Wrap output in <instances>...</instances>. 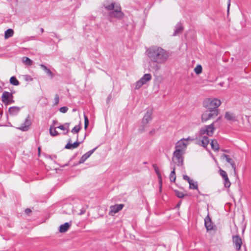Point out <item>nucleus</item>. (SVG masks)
I'll list each match as a JSON object with an SVG mask.
<instances>
[{"instance_id": "1", "label": "nucleus", "mask_w": 251, "mask_h": 251, "mask_svg": "<svg viewBox=\"0 0 251 251\" xmlns=\"http://www.w3.org/2000/svg\"><path fill=\"white\" fill-rule=\"evenodd\" d=\"M103 6L106 9L110 11L109 12V16L110 18H116L120 19L123 16V13L121 10V7L119 4L114 2L113 1H105Z\"/></svg>"}, {"instance_id": "2", "label": "nucleus", "mask_w": 251, "mask_h": 251, "mask_svg": "<svg viewBox=\"0 0 251 251\" xmlns=\"http://www.w3.org/2000/svg\"><path fill=\"white\" fill-rule=\"evenodd\" d=\"M222 102L220 99L214 98H207L202 101V106L206 110H219L218 108Z\"/></svg>"}, {"instance_id": "3", "label": "nucleus", "mask_w": 251, "mask_h": 251, "mask_svg": "<svg viewBox=\"0 0 251 251\" xmlns=\"http://www.w3.org/2000/svg\"><path fill=\"white\" fill-rule=\"evenodd\" d=\"M193 139L190 137L187 138H182L178 141L175 145V151L178 152L184 153L187 146L193 141Z\"/></svg>"}, {"instance_id": "4", "label": "nucleus", "mask_w": 251, "mask_h": 251, "mask_svg": "<svg viewBox=\"0 0 251 251\" xmlns=\"http://www.w3.org/2000/svg\"><path fill=\"white\" fill-rule=\"evenodd\" d=\"M219 114V110H206L204 111L201 116V120L202 123L214 119Z\"/></svg>"}, {"instance_id": "5", "label": "nucleus", "mask_w": 251, "mask_h": 251, "mask_svg": "<svg viewBox=\"0 0 251 251\" xmlns=\"http://www.w3.org/2000/svg\"><path fill=\"white\" fill-rule=\"evenodd\" d=\"M151 79V75L150 74H145L138 81L134 84L135 89H139L143 85L147 83Z\"/></svg>"}, {"instance_id": "6", "label": "nucleus", "mask_w": 251, "mask_h": 251, "mask_svg": "<svg viewBox=\"0 0 251 251\" xmlns=\"http://www.w3.org/2000/svg\"><path fill=\"white\" fill-rule=\"evenodd\" d=\"M184 153L174 151L172 157L173 163L177 166H181L183 163Z\"/></svg>"}, {"instance_id": "7", "label": "nucleus", "mask_w": 251, "mask_h": 251, "mask_svg": "<svg viewBox=\"0 0 251 251\" xmlns=\"http://www.w3.org/2000/svg\"><path fill=\"white\" fill-rule=\"evenodd\" d=\"M215 128L214 127V122H213L210 125L205 126L201 128L200 131V134L201 135L206 134L209 136H212L214 132Z\"/></svg>"}, {"instance_id": "8", "label": "nucleus", "mask_w": 251, "mask_h": 251, "mask_svg": "<svg viewBox=\"0 0 251 251\" xmlns=\"http://www.w3.org/2000/svg\"><path fill=\"white\" fill-rule=\"evenodd\" d=\"M151 120V112L147 111L143 118L141 125L139 127L140 132H142L145 131L146 126Z\"/></svg>"}, {"instance_id": "9", "label": "nucleus", "mask_w": 251, "mask_h": 251, "mask_svg": "<svg viewBox=\"0 0 251 251\" xmlns=\"http://www.w3.org/2000/svg\"><path fill=\"white\" fill-rule=\"evenodd\" d=\"M168 58L167 52L161 48H158V63L163 62Z\"/></svg>"}, {"instance_id": "10", "label": "nucleus", "mask_w": 251, "mask_h": 251, "mask_svg": "<svg viewBox=\"0 0 251 251\" xmlns=\"http://www.w3.org/2000/svg\"><path fill=\"white\" fill-rule=\"evenodd\" d=\"M232 241L234 246L237 251H239L242 244V240L241 238L238 236H234L232 237Z\"/></svg>"}, {"instance_id": "11", "label": "nucleus", "mask_w": 251, "mask_h": 251, "mask_svg": "<svg viewBox=\"0 0 251 251\" xmlns=\"http://www.w3.org/2000/svg\"><path fill=\"white\" fill-rule=\"evenodd\" d=\"M147 54L151 60L156 62L157 52L155 48H150L147 50Z\"/></svg>"}, {"instance_id": "12", "label": "nucleus", "mask_w": 251, "mask_h": 251, "mask_svg": "<svg viewBox=\"0 0 251 251\" xmlns=\"http://www.w3.org/2000/svg\"><path fill=\"white\" fill-rule=\"evenodd\" d=\"M123 207L124 205L122 204H115L111 206L110 207V211L109 212V214L111 215L115 214L121 210L123 208Z\"/></svg>"}, {"instance_id": "13", "label": "nucleus", "mask_w": 251, "mask_h": 251, "mask_svg": "<svg viewBox=\"0 0 251 251\" xmlns=\"http://www.w3.org/2000/svg\"><path fill=\"white\" fill-rule=\"evenodd\" d=\"M205 226L207 230L213 229V225L210 219L209 216L208 215L204 219Z\"/></svg>"}, {"instance_id": "14", "label": "nucleus", "mask_w": 251, "mask_h": 251, "mask_svg": "<svg viewBox=\"0 0 251 251\" xmlns=\"http://www.w3.org/2000/svg\"><path fill=\"white\" fill-rule=\"evenodd\" d=\"M96 149L97 148L88 151L83 155H82L79 161V164H82L84 163L91 155V154L94 152Z\"/></svg>"}, {"instance_id": "15", "label": "nucleus", "mask_w": 251, "mask_h": 251, "mask_svg": "<svg viewBox=\"0 0 251 251\" xmlns=\"http://www.w3.org/2000/svg\"><path fill=\"white\" fill-rule=\"evenodd\" d=\"M31 124V122L30 120L28 118H27L25 119L24 123L21 125V126L19 127V129L23 131H27L29 129V127Z\"/></svg>"}, {"instance_id": "16", "label": "nucleus", "mask_w": 251, "mask_h": 251, "mask_svg": "<svg viewBox=\"0 0 251 251\" xmlns=\"http://www.w3.org/2000/svg\"><path fill=\"white\" fill-rule=\"evenodd\" d=\"M11 96V94L10 93L8 92H4L2 95V101L6 104H9L11 103L10 100H9V98Z\"/></svg>"}, {"instance_id": "17", "label": "nucleus", "mask_w": 251, "mask_h": 251, "mask_svg": "<svg viewBox=\"0 0 251 251\" xmlns=\"http://www.w3.org/2000/svg\"><path fill=\"white\" fill-rule=\"evenodd\" d=\"M225 118L228 121H235L236 116L234 113L227 111L225 113Z\"/></svg>"}, {"instance_id": "18", "label": "nucleus", "mask_w": 251, "mask_h": 251, "mask_svg": "<svg viewBox=\"0 0 251 251\" xmlns=\"http://www.w3.org/2000/svg\"><path fill=\"white\" fill-rule=\"evenodd\" d=\"M80 144V143L76 141L73 144L71 143V141L70 140L67 145L65 146V148L66 149H74L77 148Z\"/></svg>"}, {"instance_id": "19", "label": "nucleus", "mask_w": 251, "mask_h": 251, "mask_svg": "<svg viewBox=\"0 0 251 251\" xmlns=\"http://www.w3.org/2000/svg\"><path fill=\"white\" fill-rule=\"evenodd\" d=\"M71 226V223H65L59 226V231L61 233L66 232Z\"/></svg>"}, {"instance_id": "20", "label": "nucleus", "mask_w": 251, "mask_h": 251, "mask_svg": "<svg viewBox=\"0 0 251 251\" xmlns=\"http://www.w3.org/2000/svg\"><path fill=\"white\" fill-rule=\"evenodd\" d=\"M20 110V108L17 106L10 107L8 111L9 114L12 116H15L18 114Z\"/></svg>"}, {"instance_id": "21", "label": "nucleus", "mask_w": 251, "mask_h": 251, "mask_svg": "<svg viewBox=\"0 0 251 251\" xmlns=\"http://www.w3.org/2000/svg\"><path fill=\"white\" fill-rule=\"evenodd\" d=\"M210 145L213 151H217L219 150V145L216 139H212L211 141Z\"/></svg>"}, {"instance_id": "22", "label": "nucleus", "mask_w": 251, "mask_h": 251, "mask_svg": "<svg viewBox=\"0 0 251 251\" xmlns=\"http://www.w3.org/2000/svg\"><path fill=\"white\" fill-rule=\"evenodd\" d=\"M221 159H223V160H224V159H226V161L230 163L232 167L235 169V164L234 163H233L232 160L231 158H229V156L227 155H226L225 154H223L221 157Z\"/></svg>"}, {"instance_id": "23", "label": "nucleus", "mask_w": 251, "mask_h": 251, "mask_svg": "<svg viewBox=\"0 0 251 251\" xmlns=\"http://www.w3.org/2000/svg\"><path fill=\"white\" fill-rule=\"evenodd\" d=\"M22 61L25 65L30 66L33 65V62L32 60L27 57H23L22 58Z\"/></svg>"}, {"instance_id": "24", "label": "nucleus", "mask_w": 251, "mask_h": 251, "mask_svg": "<svg viewBox=\"0 0 251 251\" xmlns=\"http://www.w3.org/2000/svg\"><path fill=\"white\" fill-rule=\"evenodd\" d=\"M40 67L44 70L47 75L50 77V78L53 77V74L48 68L43 64H41Z\"/></svg>"}, {"instance_id": "25", "label": "nucleus", "mask_w": 251, "mask_h": 251, "mask_svg": "<svg viewBox=\"0 0 251 251\" xmlns=\"http://www.w3.org/2000/svg\"><path fill=\"white\" fill-rule=\"evenodd\" d=\"M70 124L68 123H65L62 125L57 126V128L60 129L62 130L66 131V133L68 132V129L69 128Z\"/></svg>"}, {"instance_id": "26", "label": "nucleus", "mask_w": 251, "mask_h": 251, "mask_svg": "<svg viewBox=\"0 0 251 251\" xmlns=\"http://www.w3.org/2000/svg\"><path fill=\"white\" fill-rule=\"evenodd\" d=\"M209 143V140L208 137L203 136L201 140V145L204 148H206Z\"/></svg>"}, {"instance_id": "27", "label": "nucleus", "mask_w": 251, "mask_h": 251, "mask_svg": "<svg viewBox=\"0 0 251 251\" xmlns=\"http://www.w3.org/2000/svg\"><path fill=\"white\" fill-rule=\"evenodd\" d=\"M57 127H54L53 126H51L50 127V133L52 136H56L58 135V132L56 131V128Z\"/></svg>"}, {"instance_id": "28", "label": "nucleus", "mask_w": 251, "mask_h": 251, "mask_svg": "<svg viewBox=\"0 0 251 251\" xmlns=\"http://www.w3.org/2000/svg\"><path fill=\"white\" fill-rule=\"evenodd\" d=\"M13 34L14 31L12 29H8L4 33L5 39H8V38L12 37L13 35Z\"/></svg>"}, {"instance_id": "29", "label": "nucleus", "mask_w": 251, "mask_h": 251, "mask_svg": "<svg viewBox=\"0 0 251 251\" xmlns=\"http://www.w3.org/2000/svg\"><path fill=\"white\" fill-rule=\"evenodd\" d=\"M170 179L171 181L175 182L176 179V175L175 173V167H174L173 171L171 172L170 175Z\"/></svg>"}, {"instance_id": "30", "label": "nucleus", "mask_w": 251, "mask_h": 251, "mask_svg": "<svg viewBox=\"0 0 251 251\" xmlns=\"http://www.w3.org/2000/svg\"><path fill=\"white\" fill-rule=\"evenodd\" d=\"M10 82L11 84L18 86L19 85V81L16 79L15 76H12L10 79Z\"/></svg>"}, {"instance_id": "31", "label": "nucleus", "mask_w": 251, "mask_h": 251, "mask_svg": "<svg viewBox=\"0 0 251 251\" xmlns=\"http://www.w3.org/2000/svg\"><path fill=\"white\" fill-rule=\"evenodd\" d=\"M189 188L193 189H197L198 185L193 180H191L189 182Z\"/></svg>"}, {"instance_id": "32", "label": "nucleus", "mask_w": 251, "mask_h": 251, "mask_svg": "<svg viewBox=\"0 0 251 251\" xmlns=\"http://www.w3.org/2000/svg\"><path fill=\"white\" fill-rule=\"evenodd\" d=\"M202 67L200 65H197L194 69L195 73L197 75H199L202 72Z\"/></svg>"}, {"instance_id": "33", "label": "nucleus", "mask_w": 251, "mask_h": 251, "mask_svg": "<svg viewBox=\"0 0 251 251\" xmlns=\"http://www.w3.org/2000/svg\"><path fill=\"white\" fill-rule=\"evenodd\" d=\"M24 79L26 81H31L33 80V78L29 75H26L23 76Z\"/></svg>"}, {"instance_id": "34", "label": "nucleus", "mask_w": 251, "mask_h": 251, "mask_svg": "<svg viewBox=\"0 0 251 251\" xmlns=\"http://www.w3.org/2000/svg\"><path fill=\"white\" fill-rule=\"evenodd\" d=\"M224 179L225 180V182H224L225 186L226 187H229L230 185V182L228 178V176L225 177Z\"/></svg>"}, {"instance_id": "35", "label": "nucleus", "mask_w": 251, "mask_h": 251, "mask_svg": "<svg viewBox=\"0 0 251 251\" xmlns=\"http://www.w3.org/2000/svg\"><path fill=\"white\" fill-rule=\"evenodd\" d=\"M80 129V127L79 126H75L72 130V132L73 133H77L79 132V130Z\"/></svg>"}, {"instance_id": "36", "label": "nucleus", "mask_w": 251, "mask_h": 251, "mask_svg": "<svg viewBox=\"0 0 251 251\" xmlns=\"http://www.w3.org/2000/svg\"><path fill=\"white\" fill-rule=\"evenodd\" d=\"M220 175L223 177V179L228 176L226 173L222 169H220Z\"/></svg>"}, {"instance_id": "37", "label": "nucleus", "mask_w": 251, "mask_h": 251, "mask_svg": "<svg viewBox=\"0 0 251 251\" xmlns=\"http://www.w3.org/2000/svg\"><path fill=\"white\" fill-rule=\"evenodd\" d=\"M175 194L176 196L179 198H182L184 197V195L182 192L178 191H175Z\"/></svg>"}, {"instance_id": "38", "label": "nucleus", "mask_w": 251, "mask_h": 251, "mask_svg": "<svg viewBox=\"0 0 251 251\" xmlns=\"http://www.w3.org/2000/svg\"><path fill=\"white\" fill-rule=\"evenodd\" d=\"M68 108L66 106H63L60 108L59 111L62 113H65L67 112Z\"/></svg>"}, {"instance_id": "39", "label": "nucleus", "mask_w": 251, "mask_h": 251, "mask_svg": "<svg viewBox=\"0 0 251 251\" xmlns=\"http://www.w3.org/2000/svg\"><path fill=\"white\" fill-rule=\"evenodd\" d=\"M84 127L86 129L89 124V120L88 117L85 115H84Z\"/></svg>"}, {"instance_id": "40", "label": "nucleus", "mask_w": 251, "mask_h": 251, "mask_svg": "<svg viewBox=\"0 0 251 251\" xmlns=\"http://www.w3.org/2000/svg\"><path fill=\"white\" fill-rule=\"evenodd\" d=\"M59 102V96L58 95H56L54 97V105H57Z\"/></svg>"}, {"instance_id": "41", "label": "nucleus", "mask_w": 251, "mask_h": 251, "mask_svg": "<svg viewBox=\"0 0 251 251\" xmlns=\"http://www.w3.org/2000/svg\"><path fill=\"white\" fill-rule=\"evenodd\" d=\"M157 177H158V179L159 180V182H160V191L161 192V186H162V181H161V179L160 177V176L159 175V174L158 173V176H157Z\"/></svg>"}, {"instance_id": "42", "label": "nucleus", "mask_w": 251, "mask_h": 251, "mask_svg": "<svg viewBox=\"0 0 251 251\" xmlns=\"http://www.w3.org/2000/svg\"><path fill=\"white\" fill-rule=\"evenodd\" d=\"M183 178L186 180L188 182V183L191 180L190 177L186 175L183 176Z\"/></svg>"}, {"instance_id": "43", "label": "nucleus", "mask_w": 251, "mask_h": 251, "mask_svg": "<svg viewBox=\"0 0 251 251\" xmlns=\"http://www.w3.org/2000/svg\"><path fill=\"white\" fill-rule=\"evenodd\" d=\"M160 251H166V248L165 246L164 245H160Z\"/></svg>"}, {"instance_id": "44", "label": "nucleus", "mask_w": 251, "mask_h": 251, "mask_svg": "<svg viewBox=\"0 0 251 251\" xmlns=\"http://www.w3.org/2000/svg\"><path fill=\"white\" fill-rule=\"evenodd\" d=\"M31 212V209H29V208H27L25 210V212L28 214L29 213H30V212Z\"/></svg>"}, {"instance_id": "45", "label": "nucleus", "mask_w": 251, "mask_h": 251, "mask_svg": "<svg viewBox=\"0 0 251 251\" xmlns=\"http://www.w3.org/2000/svg\"><path fill=\"white\" fill-rule=\"evenodd\" d=\"M85 210H84V209H81V210H80V213H79V215H82V214H84V213H85Z\"/></svg>"}, {"instance_id": "46", "label": "nucleus", "mask_w": 251, "mask_h": 251, "mask_svg": "<svg viewBox=\"0 0 251 251\" xmlns=\"http://www.w3.org/2000/svg\"><path fill=\"white\" fill-rule=\"evenodd\" d=\"M153 167L154 168L155 172L157 173V167L155 165H153Z\"/></svg>"}, {"instance_id": "47", "label": "nucleus", "mask_w": 251, "mask_h": 251, "mask_svg": "<svg viewBox=\"0 0 251 251\" xmlns=\"http://www.w3.org/2000/svg\"><path fill=\"white\" fill-rule=\"evenodd\" d=\"M221 119H222V117H219L217 119V120H216V122H218V121H220V120H221Z\"/></svg>"}, {"instance_id": "48", "label": "nucleus", "mask_w": 251, "mask_h": 251, "mask_svg": "<svg viewBox=\"0 0 251 251\" xmlns=\"http://www.w3.org/2000/svg\"><path fill=\"white\" fill-rule=\"evenodd\" d=\"M40 150H41L40 147H39V148H38V151H39V152H40Z\"/></svg>"}, {"instance_id": "49", "label": "nucleus", "mask_w": 251, "mask_h": 251, "mask_svg": "<svg viewBox=\"0 0 251 251\" xmlns=\"http://www.w3.org/2000/svg\"><path fill=\"white\" fill-rule=\"evenodd\" d=\"M41 31H42V32H43L44 30L43 28H41Z\"/></svg>"}, {"instance_id": "50", "label": "nucleus", "mask_w": 251, "mask_h": 251, "mask_svg": "<svg viewBox=\"0 0 251 251\" xmlns=\"http://www.w3.org/2000/svg\"><path fill=\"white\" fill-rule=\"evenodd\" d=\"M230 6V3L228 4V7H229Z\"/></svg>"}, {"instance_id": "51", "label": "nucleus", "mask_w": 251, "mask_h": 251, "mask_svg": "<svg viewBox=\"0 0 251 251\" xmlns=\"http://www.w3.org/2000/svg\"><path fill=\"white\" fill-rule=\"evenodd\" d=\"M54 124L57 123V122H54Z\"/></svg>"}, {"instance_id": "52", "label": "nucleus", "mask_w": 251, "mask_h": 251, "mask_svg": "<svg viewBox=\"0 0 251 251\" xmlns=\"http://www.w3.org/2000/svg\"><path fill=\"white\" fill-rule=\"evenodd\" d=\"M179 204H180V203H178V204H177V206H179Z\"/></svg>"}]
</instances>
